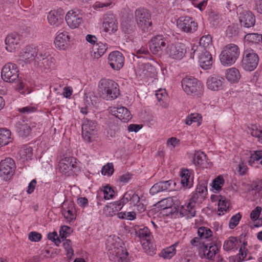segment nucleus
I'll return each mask as SVG.
<instances>
[{"label": "nucleus", "instance_id": "26", "mask_svg": "<svg viewBox=\"0 0 262 262\" xmlns=\"http://www.w3.org/2000/svg\"><path fill=\"white\" fill-rule=\"evenodd\" d=\"M224 79L220 77H210L207 81V88L213 91L222 89Z\"/></svg>", "mask_w": 262, "mask_h": 262}, {"label": "nucleus", "instance_id": "23", "mask_svg": "<svg viewBox=\"0 0 262 262\" xmlns=\"http://www.w3.org/2000/svg\"><path fill=\"white\" fill-rule=\"evenodd\" d=\"M199 53V61L201 67L204 69H209L212 64V57L210 52L204 49Z\"/></svg>", "mask_w": 262, "mask_h": 262}, {"label": "nucleus", "instance_id": "22", "mask_svg": "<svg viewBox=\"0 0 262 262\" xmlns=\"http://www.w3.org/2000/svg\"><path fill=\"white\" fill-rule=\"evenodd\" d=\"M70 38V36L67 32L59 33L54 41L55 46L60 49H66L68 47Z\"/></svg>", "mask_w": 262, "mask_h": 262}, {"label": "nucleus", "instance_id": "2", "mask_svg": "<svg viewBox=\"0 0 262 262\" xmlns=\"http://www.w3.org/2000/svg\"><path fill=\"white\" fill-rule=\"evenodd\" d=\"M240 54L239 47L235 44L226 45L220 55L221 63L225 66H230L234 64Z\"/></svg>", "mask_w": 262, "mask_h": 262}, {"label": "nucleus", "instance_id": "58", "mask_svg": "<svg viewBox=\"0 0 262 262\" xmlns=\"http://www.w3.org/2000/svg\"><path fill=\"white\" fill-rule=\"evenodd\" d=\"M262 210L261 207L257 206L250 213V217L251 220L255 221L258 219L261 211Z\"/></svg>", "mask_w": 262, "mask_h": 262}, {"label": "nucleus", "instance_id": "24", "mask_svg": "<svg viewBox=\"0 0 262 262\" xmlns=\"http://www.w3.org/2000/svg\"><path fill=\"white\" fill-rule=\"evenodd\" d=\"M31 130L30 126L24 120H20L16 123L15 130L19 136L27 137L30 134Z\"/></svg>", "mask_w": 262, "mask_h": 262}, {"label": "nucleus", "instance_id": "48", "mask_svg": "<svg viewBox=\"0 0 262 262\" xmlns=\"http://www.w3.org/2000/svg\"><path fill=\"white\" fill-rule=\"evenodd\" d=\"M224 183V180L223 178L220 176L215 178L212 182V187L216 190L221 189Z\"/></svg>", "mask_w": 262, "mask_h": 262}, {"label": "nucleus", "instance_id": "50", "mask_svg": "<svg viewBox=\"0 0 262 262\" xmlns=\"http://www.w3.org/2000/svg\"><path fill=\"white\" fill-rule=\"evenodd\" d=\"M195 191L199 193L200 200L202 201L207 193V187L203 184H199L197 186Z\"/></svg>", "mask_w": 262, "mask_h": 262}, {"label": "nucleus", "instance_id": "52", "mask_svg": "<svg viewBox=\"0 0 262 262\" xmlns=\"http://www.w3.org/2000/svg\"><path fill=\"white\" fill-rule=\"evenodd\" d=\"M104 198L105 200H109L113 197L115 194V191L113 189L108 186H106L104 187L103 190Z\"/></svg>", "mask_w": 262, "mask_h": 262}, {"label": "nucleus", "instance_id": "3", "mask_svg": "<svg viewBox=\"0 0 262 262\" xmlns=\"http://www.w3.org/2000/svg\"><path fill=\"white\" fill-rule=\"evenodd\" d=\"M182 87L188 95L200 97L203 95L204 87L202 83L192 77H186L181 81Z\"/></svg>", "mask_w": 262, "mask_h": 262}, {"label": "nucleus", "instance_id": "16", "mask_svg": "<svg viewBox=\"0 0 262 262\" xmlns=\"http://www.w3.org/2000/svg\"><path fill=\"white\" fill-rule=\"evenodd\" d=\"M177 25L182 31L187 33H192L198 28L197 23L189 16L180 17L177 21Z\"/></svg>", "mask_w": 262, "mask_h": 262}, {"label": "nucleus", "instance_id": "49", "mask_svg": "<svg viewBox=\"0 0 262 262\" xmlns=\"http://www.w3.org/2000/svg\"><path fill=\"white\" fill-rule=\"evenodd\" d=\"M114 171V169L113 163H107L103 166L101 170V173L103 175H107L110 176L113 173Z\"/></svg>", "mask_w": 262, "mask_h": 262}, {"label": "nucleus", "instance_id": "18", "mask_svg": "<svg viewBox=\"0 0 262 262\" xmlns=\"http://www.w3.org/2000/svg\"><path fill=\"white\" fill-rule=\"evenodd\" d=\"M66 20L70 28L73 29L76 28L82 22V14L76 11H70L66 15Z\"/></svg>", "mask_w": 262, "mask_h": 262}, {"label": "nucleus", "instance_id": "59", "mask_svg": "<svg viewBox=\"0 0 262 262\" xmlns=\"http://www.w3.org/2000/svg\"><path fill=\"white\" fill-rule=\"evenodd\" d=\"M207 1L206 0H201L200 2L196 1L193 2V5L194 7L199 8L201 11H202L204 9L205 7L207 5Z\"/></svg>", "mask_w": 262, "mask_h": 262}, {"label": "nucleus", "instance_id": "5", "mask_svg": "<svg viewBox=\"0 0 262 262\" xmlns=\"http://www.w3.org/2000/svg\"><path fill=\"white\" fill-rule=\"evenodd\" d=\"M259 57L255 52L251 48L246 49L243 54L242 67L246 71H253L258 65Z\"/></svg>", "mask_w": 262, "mask_h": 262}, {"label": "nucleus", "instance_id": "9", "mask_svg": "<svg viewBox=\"0 0 262 262\" xmlns=\"http://www.w3.org/2000/svg\"><path fill=\"white\" fill-rule=\"evenodd\" d=\"M18 75L17 66L14 63H8L2 68V78L6 82H14L18 78Z\"/></svg>", "mask_w": 262, "mask_h": 262}, {"label": "nucleus", "instance_id": "53", "mask_svg": "<svg viewBox=\"0 0 262 262\" xmlns=\"http://www.w3.org/2000/svg\"><path fill=\"white\" fill-rule=\"evenodd\" d=\"M71 228L67 226H63L61 227L59 231V235L61 238H66L70 234Z\"/></svg>", "mask_w": 262, "mask_h": 262}, {"label": "nucleus", "instance_id": "57", "mask_svg": "<svg viewBox=\"0 0 262 262\" xmlns=\"http://www.w3.org/2000/svg\"><path fill=\"white\" fill-rule=\"evenodd\" d=\"M42 236L40 233L32 231L29 234L28 238L30 241L37 242L41 239Z\"/></svg>", "mask_w": 262, "mask_h": 262}, {"label": "nucleus", "instance_id": "35", "mask_svg": "<svg viewBox=\"0 0 262 262\" xmlns=\"http://www.w3.org/2000/svg\"><path fill=\"white\" fill-rule=\"evenodd\" d=\"M246 41L253 44H258L262 42V34L257 33H247L244 36Z\"/></svg>", "mask_w": 262, "mask_h": 262}, {"label": "nucleus", "instance_id": "46", "mask_svg": "<svg viewBox=\"0 0 262 262\" xmlns=\"http://www.w3.org/2000/svg\"><path fill=\"white\" fill-rule=\"evenodd\" d=\"M208 19L210 23L213 26H217L221 20L220 15L214 12H212L209 14Z\"/></svg>", "mask_w": 262, "mask_h": 262}, {"label": "nucleus", "instance_id": "33", "mask_svg": "<svg viewBox=\"0 0 262 262\" xmlns=\"http://www.w3.org/2000/svg\"><path fill=\"white\" fill-rule=\"evenodd\" d=\"M181 184L183 187L190 188L193 185V180H190V173L187 169L183 170L181 173Z\"/></svg>", "mask_w": 262, "mask_h": 262}, {"label": "nucleus", "instance_id": "30", "mask_svg": "<svg viewBox=\"0 0 262 262\" xmlns=\"http://www.w3.org/2000/svg\"><path fill=\"white\" fill-rule=\"evenodd\" d=\"M226 77L227 79L231 82H235L239 80L241 75L236 68H232L227 70Z\"/></svg>", "mask_w": 262, "mask_h": 262}, {"label": "nucleus", "instance_id": "40", "mask_svg": "<svg viewBox=\"0 0 262 262\" xmlns=\"http://www.w3.org/2000/svg\"><path fill=\"white\" fill-rule=\"evenodd\" d=\"M200 45L206 50L212 46V37L210 35H203L200 39Z\"/></svg>", "mask_w": 262, "mask_h": 262}, {"label": "nucleus", "instance_id": "10", "mask_svg": "<svg viewBox=\"0 0 262 262\" xmlns=\"http://www.w3.org/2000/svg\"><path fill=\"white\" fill-rule=\"evenodd\" d=\"M97 132V123L86 120L82 127V136L83 139L88 142H91L95 138Z\"/></svg>", "mask_w": 262, "mask_h": 262}, {"label": "nucleus", "instance_id": "34", "mask_svg": "<svg viewBox=\"0 0 262 262\" xmlns=\"http://www.w3.org/2000/svg\"><path fill=\"white\" fill-rule=\"evenodd\" d=\"M48 19L51 25L55 26H58L63 22V17L55 11H51L49 13Z\"/></svg>", "mask_w": 262, "mask_h": 262}, {"label": "nucleus", "instance_id": "51", "mask_svg": "<svg viewBox=\"0 0 262 262\" xmlns=\"http://www.w3.org/2000/svg\"><path fill=\"white\" fill-rule=\"evenodd\" d=\"M242 215L239 213L233 215L230 219L229 226L231 229L234 228L238 224Z\"/></svg>", "mask_w": 262, "mask_h": 262}, {"label": "nucleus", "instance_id": "21", "mask_svg": "<svg viewBox=\"0 0 262 262\" xmlns=\"http://www.w3.org/2000/svg\"><path fill=\"white\" fill-rule=\"evenodd\" d=\"M111 111L113 115L123 122H128L132 118L130 112L125 107H112Z\"/></svg>", "mask_w": 262, "mask_h": 262}, {"label": "nucleus", "instance_id": "41", "mask_svg": "<svg viewBox=\"0 0 262 262\" xmlns=\"http://www.w3.org/2000/svg\"><path fill=\"white\" fill-rule=\"evenodd\" d=\"M261 159H262V150H256L251 154L248 162L249 165L253 166L255 161H259Z\"/></svg>", "mask_w": 262, "mask_h": 262}, {"label": "nucleus", "instance_id": "62", "mask_svg": "<svg viewBox=\"0 0 262 262\" xmlns=\"http://www.w3.org/2000/svg\"><path fill=\"white\" fill-rule=\"evenodd\" d=\"M36 108L33 106H27L19 109V112L24 114H29L31 112H34Z\"/></svg>", "mask_w": 262, "mask_h": 262}, {"label": "nucleus", "instance_id": "42", "mask_svg": "<svg viewBox=\"0 0 262 262\" xmlns=\"http://www.w3.org/2000/svg\"><path fill=\"white\" fill-rule=\"evenodd\" d=\"M229 209V203L227 201H220L219 202L218 214L221 215Z\"/></svg>", "mask_w": 262, "mask_h": 262}, {"label": "nucleus", "instance_id": "6", "mask_svg": "<svg viewBox=\"0 0 262 262\" xmlns=\"http://www.w3.org/2000/svg\"><path fill=\"white\" fill-rule=\"evenodd\" d=\"M16 168L14 161L10 158H7L0 162V177L4 181L10 179L14 174Z\"/></svg>", "mask_w": 262, "mask_h": 262}, {"label": "nucleus", "instance_id": "36", "mask_svg": "<svg viewBox=\"0 0 262 262\" xmlns=\"http://www.w3.org/2000/svg\"><path fill=\"white\" fill-rule=\"evenodd\" d=\"M178 242H176L171 246L163 250L160 253V255L165 259L171 258L176 254V247L178 245Z\"/></svg>", "mask_w": 262, "mask_h": 262}, {"label": "nucleus", "instance_id": "15", "mask_svg": "<svg viewBox=\"0 0 262 262\" xmlns=\"http://www.w3.org/2000/svg\"><path fill=\"white\" fill-rule=\"evenodd\" d=\"M168 40L163 35H158L152 37L149 42L150 51L154 54H158L166 47Z\"/></svg>", "mask_w": 262, "mask_h": 262}, {"label": "nucleus", "instance_id": "63", "mask_svg": "<svg viewBox=\"0 0 262 262\" xmlns=\"http://www.w3.org/2000/svg\"><path fill=\"white\" fill-rule=\"evenodd\" d=\"M36 183L37 182L35 179L32 180L30 182L28 187V189L27 190V192L28 194H31L34 191Z\"/></svg>", "mask_w": 262, "mask_h": 262}, {"label": "nucleus", "instance_id": "45", "mask_svg": "<svg viewBox=\"0 0 262 262\" xmlns=\"http://www.w3.org/2000/svg\"><path fill=\"white\" fill-rule=\"evenodd\" d=\"M236 238L234 237H230L226 240L224 244L223 248L226 251H229L234 248Z\"/></svg>", "mask_w": 262, "mask_h": 262}, {"label": "nucleus", "instance_id": "8", "mask_svg": "<svg viewBox=\"0 0 262 262\" xmlns=\"http://www.w3.org/2000/svg\"><path fill=\"white\" fill-rule=\"evenodd\" d=\"M55 59L50 57L49 54L40 52L38 53L35 59L34 66L41 71L47 72V71L53 68Z\"/></svg>", "mask_w": 262, "mask_h": 262}, {"label": "nucleus", "instance_id": "20", "mask_svg": "<svg viewBox=\"0 0 262 262\" xmlns=\"http://www.w3.org/2000/svg\"><path fill=\"white\" fill-rule=\"evenodd\" d=\"M102 26L106 32L110 33L117 31L118 24L115 16L112 14L105 15L103 18Z\"/></svg>", "mask_w": 262, "mask_h": 262}, {"label": "nucleus", "instance_id": "60", "mask_svg": "<svg viewBox=\"0 0 262 262\" xmlns=\"http://www.w3.org/2000/svg\"><path fill=\"white\" fill-rule=\"evenodd\" d=\"M139 201L135 204H130L131 205L134 206H136L137 208V210L139 212H142L146 209V207L144 205V204L140 202V197L138 196Z\"/></svg>", "mask_w": 262, "mask_h": 262}, {"label": "nucleus", "instance_id": "13", "mask_svg": "<svg viewBox=\"0 0 262 262\" xmlns=\"http://www.w3.org/2000/svg\"><path fill=\"white\" fill-rule=\"evenodd\" d=\"M108 62L113 70L118 71L124 65V57L120 52L113 51L108 55Z\"/></svg>", "mask_w": 262, "mask_h": 262}, {"label": "nucleus", "instance_id": "37", "mask_svg": "<svg viewBox=\"0 0 262 262\" xmlns=\"http://www.w3.org/2000/svg\"><path fill=\"white\" fill-rule=\"evenodd\" d=\"M201 122L202 116L201 115L197 113L191 114L186 117L185 120V123L187 125H190L193 123H196L198 126L201 125Z\"/></svg>", "mask_w": 262, "mask_h": 262}, {"label": "nucleus", "instance_id": "55", "mask_svg": "<svg viewBox=\"0 0 262 262\" xmlns=\"http://www.w3.org/2000/svg\"><path fill=\"white\" fill-rule=\"evenodd\" d=\"M48 238L49 239L53 242L56 246H58L61 243V241L58 236L57 232L55 231L49 233L48 234Z\"/></svg>", "mask_w": 262, "mask_h": 262}, {"label": "nucleus", "instance_id": "11", "mask_svg": "<svg viewBox=\"0 0 262 262\" xmlns=\"http://www.w3.org/2000/svg\"><path fill=\"white\" fill-rule=\"evenodd\" d=\"M242 7L238 8L239 21L242 27L249 28L255 24V17L254 14L249 10H242Z\"/></svg>", "mask_w": 262, "mask_h": 262}, {"label": "nucleus", "instance_id": "29", "mask_svg": "<svg viewBox=\"0 0 262 262\" xmlns=\"http://www.w3.org/2000/svg\"><path fill=\"white\" fill-rule=\"evenodd\" d=\"M193 162L195 166L203 168L206 167V155L202 151L196 152L193 155Z\"/></svg>", "mask_w": 262, "mask_h": 262}, {"label": "nucleus", "instance_id": "19", "mask_svg": "<svg viewBox=\"0 0 262 262\" xmlns=\"http://www.w3.org/2000/svg\"><path fill=\"white\" fill-rule=\"evenodd\" d=\"M38 53L37 49L35 48L27 47L19 54V59L26 63H29L31 61L35 60Z\"/></svg>", "mask_w": 262, "mask_h": 262}, {"label": "nucleus", "instance_id": "39", "mask_svg": "<svg viewBox=\"0 0 262 262\" xmlns=\"http://www.w3.org/2000/svg\"><path fill=\"white\" fill-rule=\"evenodd\" d=\"M198 234L201 239H207L212 236V232L208 228L201 227L198 230Z\"/></svg>", "mask_w": 262, "mask_h": 262}, {"label": "nucleus", "instance_id": "25", "mask_svg": "<svg viewBox=\"0 0 262 262\" xmlns=\"http://www.w3.org/2000/svg\"><path fill=\"white\" fill-rule=\"evenodd\" d=\"M195 205L189 200V202L182 205L180 209V213L187 218H191L195 215Z\"/></svg>", "mask_w": 262, "mask_h": 262}, {"label": "nucleus", "instance_id": "28", "mask_svg": "<svg viewBox=\"0 0 262 262\" xmlns=\"http://www.w3.org/2000/svg\"><path fill=\"white\" fill-rule=\"evenodd\" d=\"M107 49V45L101 42H97L93 47V56L95 58L98 59L101 57L106 52Z\"/></svg>", "mask_w": 262, "mask_h": 262}, {"label": "nucleus", "instance_id": "43", "mask_svg": "<svg viewBox=\"0 0 262 262\" xmlns=\"http://www.w3.org/2000/svg\"><path fill=\"white\" fill-rule=\"evenodd\" d=\"M156 96L159 102L162 101V103H160V105L163 107L166 106V104H164V100L167 98V94L165 90L159 89L156 91Z\"/></svg>", "mask_w": 262, "mask_h": 262}, {"label": "nucleus", "instance_id": "4", "mask_svg": "<svg viewBox=\"0 0 262 262\" xmlns=\"http://www.w3.org/2000/svg\"><path fill=\"white\" fill-rule=\"evenodd\" d=\"M135 17L138 27L143 31H147L151 26V15L149 11L145 8H140L135 12Z\"/></svg>", "mask_w": 262, "mask_h": 262}, {"label": "nucleus", "instance_id": "64", "mask_svg": "<svg viewBox=\"0 0 262 262\" xmlns=\"http://www.w3.org/2000/svg\"><path fill=\"white\" fill-rule=\"evenodd\" d=\"M251 187L252 190H260L262 188V183L260 182H253Z\"/></svg>", "mask_w": 262, "mask_h": 262}, {"label": "nucleus", "instance_id": "12", "mask_svg": "<svg viewBox=\"0 0 262 262\" xmlns=\"http://www.w3.org/2000/svg\"><path fill=\"white\" fill-rule=\"evenodd\" d=\"M138 201V195L137 194L132 190L127 191L124 194L123 197L120 200L113 204L114 206L113 209H115L116 211H119L127 203L129 202L130 204H135Z\"/></svg>", "mask_w": 262, "mask_h": 262}, {"label": "nucleus", "instance_id": "61", "mask_svg": "<svg viewBox=\"0 0 262 262\" xmlns=\"http://www.w3.org/2000/svg\"><path fill=\"white\" fill-rule=\"evenodd\" d=\"M252 136L257 138L262 137V130L258 129L256 126H254L250 129Z\"/></svg>", "mask_w": 262, "mask_h": 262}, {"label": "nucleus", "instance_id": "14", "mask_svg": "<svg viewBox=\"0 0 262 262\" xmlns=\"http://www.w3.org/2000/svg\"><path fill=\"white\" fill-rule=\"evenodd\" d=\"M166 52L172 58L179 60L184 57L186 49L184 44L177 42L168 45Z\"/></svg>", "mask_w": 262, "mask_h": 262}, {"label": "nucleus", "instance_id": "27", "mask_svg": "<svg viewBox=\"0 0 262 262\" xmlns=\"http://www.w3.org/2000/svg\"><path fill=\"white\" fill-rule=\"evenodd\" d=\"M62 214L68 222H71L75 220L76 214L74 204L70 202L66 208H63Z\"/></svg>", "mask_w": 262, "mask_h": 262}, {"label": "nucleus", "instance_id": "47", "mask_svg": "<svg viewBox=\"0 0 262 262\" xmlns=\"http://www.w3.org/2000/svg\"><path fill=\"white\" fill-rule=\"evenodd\" d=\"M161 209L171 208L173 205V200L171 198H168L159 202Z\"/></svg>", "mask_w": 262, "mask_h": 262}, {"label": "nucleus", "instance_id": "56", "mask_svg": "<svg viewBox=\"0 0 262 262\" xmlns=\"http://www.w3.org/2000/svg\"><path fill=\"white\" fill-rule=\"evenodd\" d=\"M172 183L173 181L171 180L160 181L158 183L161 191H165L169 189L170 187V185Z\"/></svg>", "mask_w": 262, "mask_h": 262}, {"label": "nucleus", "instance_id": "31", "mask_svg": "<svg viewBox=\"0 0 262 262\" xmlns=\"http://www.w3.org/2000/svg\"><path fill=\"white\" fill-rule=\"evenodd\" d=\"M11 132L6 128L0 129V146H3L11 142Z\"/></svg>", "mask_w": 262, "mask_h": 262}, {"label": "nucleus", "instance_id": "7", "mask_svg": "<svg viewBox=\"0 0 262 262\" xmlns=\"http://www.w3.org/2000/svg\"><path fill=\"white\" fill-rule=\"evenodd\" d=\"M58 166L61 172L68 175L79 171L77 164V159L73 157L62 159L60 161Z\"/></svg>", "mask_w": 262, "mask_h": 262}, {"label": "nucleus", "instance_id": "44", "mask_svg": "<svg viewBox=\"0 0 262 262\" xmlns=\"http://www.w3.org/2000/svg\"><path fill=\"white\" fill-rule=\"evenodd\" d=\"M238 27L237 25L232 24L229 26L226 30V34L229 37H232L237 35Z\"/></svg>", "mask_w": 262, "mask_h": 262}, {"label": "nucleus", "instance_id": "1", "mask_svg": "<svg viewBox=\"0 0 262 262\" xmlns=\"http://www.w3.org/2000/svg\"><path fill=\"white\" fill-rule=\"evenodd\" d=\"M98 91L100 97L106 100H114L120 94L118 84L110 79H101L99 83Z\"/></svg>", "mask_w": 262, "mask_h": 262}, {"label": "nucleus", "instance_id": "38", "mask_svg": "<svg viewBox=\"0 0 262 262\" xmlns=\"http://www.w3.org/2000/svg\"><path fill=\"white\" fill-rule=\"evenodd\" d=\"M136 235L139 237L140 239L145 240L147 243L151 240V233L147 227L140 229L138 231H136Z\"/></svg>", "mask_w": 262, "mask_h": 262}, {"label": "nucleus", "instance_id": "17", "mask_svg": "<svg viewBox=\"0 0 262 262\" xmlns=\"http://www.w3.org/2000/svg\"><path fill=\"white\" fill-rule=\"evenodd\" d=\"M21 36L17 33H11L5 38L6 49L10 52L15 51L20 47Z\"/></svg>", "mask_w": 262, "mask_h": 262}, {"label": "nucleus", "instance_id": "54", "mask_svg": "<svg viewBox=\"0 0 262 262\" xmlns=\"http://www.w3.org/2000/svg\"><path fill=\"white\" fill-rule=\"evenodd\" d=\"M63 246L67 251V255L71 256L73 254V250L71 247V241L69 239H65Z\"/></svg>", "mask_w": 262, "mask_h": 262}, {"label": "nucleus", "instance_id": "32", "mask_svg": "<svg viewBox=\"0 0 262 262\" xmlns=\"http://www.w3.org/2000/svg\"><path fill=\"white\" fill-rule=\"evenodd\" d=\"M218 248L215 245H210L209 247L205 245L203 250V254L206 258L212 260Z\"/></svg>", "mask_w": 262, "mask_h": 262}]
</instances>
